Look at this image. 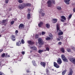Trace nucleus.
<instances>
[{
	"instance_id": "f257e3e1",
	"label": "nucleus",
	"mask_w": 75,
	"mask_h": 75,
	"mask_svg": "<svg viewBox=\"0 0 75 75\" xmlns=\"http://www.w3.org/2000/svg\"><path fill=\"white\" fill-rule=\"evenodd\" d=\"M31 6V5L29 3H23L22 4H20L17 6V7L20 10H22L25 7H30Z\"/></svg>"
},
{
	"instance_id": "f03ea898",
	"label": "nucleus",
	"mask_w": 75,
	"mask_h": 75,
	"mask_svg": "<svg viewBox=\"0 0 75 75\" xmlns=\"http://www.w3.org/2000/svg\"><path fill=\"white\" fill-rule=\"evenodd\" d=\"M55 4V2L54 0H49L47 2V6L48 7H51L52 5V4Z\"/></svg>"
},
{
	"instance_id": "7ed1b4c3",
	"label": "nucleus",
	"mask_w": 75,
	"mask_h": 75,
	"mask_svg": "<svg viewBox=\"0 0 75 75\" xmlns=\"http://www.w3.org/2000/svg\"><path fill=\"white\" fill-rule=\"evenodd\" d=\"M41 8L39 10V12L40 14H41L42 16L44 17V15H45V13H43V12H44V10L43 9V8H42V6H41Z\"/></svg>"
},
{
	"instance_id": "20e7f679",
	"label": "nucleus",
	"mask_w": 75,
	"mask_h": 75,
	"mask_svg": "<svg viewBox=\"0 0 75 75\" xmlns=\"http://www.w3.org/2000/svg\"><path fill=\"white\" fill-rule=\"evenodd\" d=\"M61 57L63 61H64V62H68V59L66 58L65 57V56L64 55L62 54L61 55Z\"/></svg>"
},
{
	"instance_id": "39448f33",
	"label": "nucleus",
	"mask_w": 75,
	"mask_h": 75,
	"mask_svg": "<svg viewBox=\"0 0 75 75\" xmlns=\"http://www.w3.org/2000/svg\"><path fill=\"white\" fill-rule=\"evenodd\" d=\"M49 37H47L46 38V40H47V41H48V40H51L53 38V36L51 34H49Z\"/></svg>"
},
{
	"instance_id": "423d86ee",
	"label": "nucleus",
	"mask_w": 75,
	"mask_h": 75,
	"mask_svg": "<svg viewBox=\"0 0 75 75\" xmlns=\"http://www.w3.org/2000/svg\"><path fill=\"white\" fill-rule=\"evenodd\" d=\"M38 41L40 45H42L44 44V42L42 41V38H39Z\"/></svg>"
},
{
	"instance_id": "0eeeda50",
	"label": "nucleus",
	"mask_w": 75,
	"mask_h": 75,
	"mask_svg": "<svg viewBox=\"0 0 75 75\" xmlns=\"http://www.w3.org/2000/svg\"><path fill=\"white\" fill-rule=\"evenodd\" d=\"M61 21L62 22H64V20H66V18L64 16H61Z\"/></svg>"
},
{
	"instance_id": "6e6552de",
	"label": "nucleus",
	"mask_w": 75,
	"mask_h": 75,
	"mask_svg": "<svg viewBox=\"0 0 75 75\" xmlns=\"http://www.w3.org/2000/svg\"><path fill=\"white\" fill-rule=\"evenodd\" d=\"M2 23L4 25H6L7 24V21L6 20H4L2 21Z\"/></svg>"
},
{
	"instance_id": "1a4fd4ad",
	"label": "nucleus",
	"mask_w": 75,
	"mask_h": 75,
	"mask_svg": "<svg viewBox=\"0 0 75 75\" xmlns=\"http://www.w3.org/2000/svg\"><path fill=\"white\" fill-rule=\"evenodd\" d=\"M24 28V24L21 23L19 26V29H22V28Z\"/></svg>"
},
{
	"instance_id": "9d476101",
	"label": "nucleus",
	"mask_w": 75,
	"mask_h": 75,
	"mask_svg": "<svg viewBox=\"0 0 75 75\" xmlns=\"http://www.w3.org/2000/svg\"><path fill=\"white\" fill-rule=\"evenodd\" d=\"M57 62L58 64H61V63H62V60H61V59L60 58H59L57 60Z\"/></svg>"
},
{
	"instance_id": "9b49d317",
	"label": "nucleus",
	"mask_w": 75,
	"mask_h": 75,
	"mask_svg": "<svg viewBox=\"0 0 75 75\" xmlns=\"http://www.w3.org/2000/svg\"><path fill=\"white\" fill-rule=\"evenodd\" d=\"M54 67H56V68H59V65H58L57 63L55 62H54Z\"/></svg>"
},
{
	"instance_id": "f8f14e48",
	"label": "nucleus",
	"mask_w": 75,
	"mask_h": 75,
	"mask_svg": "<svg viewBox=\"0 0 75 75\" xmlns=\"http://www.w3.org/2000/svg\"><path fill=\"white\" fill-rule=\"evenodd\" d=\"M70 60L71 62H72L73 64H75V59L70 58Z\"/></svg>"
},
{
	"instance_id": "ddd939ff",
	"label": "nucleus",
	"mask_w": 75,
	"mask_h": 75,
	"mask_svg": "<svg viewBox=\"0 0 75 75\" xmlns=\"http://www.w3.org/2000/svg\"><path fill=\"white\" fill-rule=\"evenodd\" d=\"M16 37H15V36L14 35H12L11 36V38L12 40H13V41H16V39L15 38Z\"/></svg>"
},
{
	"instance_id": "4468645a",
	"label": "nucleus",
	"mask_w": 75,
	"mask_h": 75,
	"mask_svg": "<svg viewBox=\"0 0 75 75\" xmlns=\"http://www.w3.org/2000/svg\"><path fill=\"white\" fill-rule=\"evenodd\" d=\"M30 49L31 50H34V51H37V47L34 46L31 47Z\"/></svg>"
},
{
	"instance_id": "2eb2a0df",
	"label": "nucleus",
	"mask_w": 75,
	"mask_h": 75,
	"mask_svg": "<svg viewBox=\"0 0 75 75\" xmlns=\"http://www.w3.org/2000/svg\"><path fill=\"white\" fill-rule=\"evenodd\" d=\"M57 19L56 18H54L53 19L52 21V22L54 24L56 23L57 22Z\"/></svg>"
},
{
	"instance_id": "dca6fc26",
	"label": "nucleus",
	"mask_w": 75,
	"mask_h": 75,
	"mask_svg": "<svg viewBox=\"0 0 75 75\" xmlns=\"http://www.w3.org/2000/svg\"><path fill=\"white\" fill-rule=\"evenodd\" d=\"M40 64L42 65V66L43 67H45V65H46V64L45 62H42L40 63Z\"/></svg>"
},
{
	"instance_id": "f3484780",
	"label": "nucleus",
	"mask_w": 75,
	"mask_h": 75,
	"mask_svg": "<svg viewBox=\"0 0 75 75\" xmlns=\"http://www.w3.org/2000/svg\"><path fill=\"white\" fill-rule=\"evenodd\" d=\"M70 1V0H64V1L65 3L67 4H69V2Z\"/></svg>"
},
{
	"instance_id": "a211bd4d",
	"label": "nucleus",
	"mask_w": 75,
	"mask_h": 75,
	"mask_svg": "<svg viewBox=\"0 0 75 75\" xmlns=\"http://www.w3.org/2000/svg\"><path fill=\"white\" fill-rule=\"evenodd\" d=\"M28 43L29 44H30V45H33V44H34V42H32V41H31L30 40L28 41Z\"/></svg>"
},
{
	"instance_id": "6ab92c4d",
	"label": "nucleus",
	"mask_w": 75,
	"mask_h": 75,
	"mask_svg": "<svg viewBox=\"0 0 75 75\" xmlns=\"http://www.w3.org/2000/svg\"><path fill=\"white\" fill-rule=\"evenodd\" d=\"M60 27L59 26V24H57V31H58V30H59V28Z\"/></svg>"
},
{
	"instance_id": "aec40b11",
	"label": "nucleus",
	"mask_w": 75,
	"mask_h": 75,
	"mask_svg": "<svg viewBox=\"0 0 75 75\" xmlns=\"http://www.w3.org/2000/svg\"><path fill=\"white\" fill-rule=\"evenodd\" d=\"M32 63L34 66H37V64L35 63V62L34 60L32 61Z\"/></svg>"
},
{
	"instance_id": "412c9836",
	"label": "nucleus",
	"mask_w": 75,
	"mask_h": 75,
	"mask_svg": "<svg viewBox=\"0 0 75 75\" xmlns=\"http://www.w3.org/2000/svg\"><path fill=\"white\" fill-rule=\"evenodd\" d=\"M43 24V22H40V23L38 24V26L39 27H41V25Z\"/></svg>"
},
{
	"instance_id": "4be33fe9",
	"label": "nucleus",
	"mask_w": 75,
	"mask_h": 75,
	"mask_svg": "<svg viewBox=\"0 0 75 75\" xmlns=\"http://www.w3.org/2000/svg\"><path fill=\"white\" fill-rule=\"evenodd\" d=\"M57 8L58 10H59V11L61 10L62 9V8H61V7L60 6H57Z\"/></svg>"
},
{
	"instance_id": "5701e85b",
	"label": "nucleus",
	"mask_w": 75,
	"mask_h": 75,
	"mask_svg": "<svg viewBox=\"0 0 75 75\" xmlns=\"http://www.w3.org/2000/svg\"><path fill=\"white\" fill-rule=\"evenodd\" d=\"M46 26L47 28H50V25L48 23H47L46 25Z\"/></svg>"
},
{
	"instance_id": "b1692460",
	"label": "nucleus",
	"mask_w": 75,
	"mask_h": 75,
	"mask_svg": "<svg viewBox=\"0 0 75 75\" xmlns=\"http://www.w3.org/2000/svg\"><path fill=\"white\" fill-rule=\"evenodd\" d=\"M31 17V15L30 13H28L27 15V18L28 19H30V17Z\"/></svg>"
},
{
	"instance_id": "393cba45",
	"label": "nucleus",
	"mask_w": 75,
	"mask_h": 75,
	"mask_svg": "<svg viewBox=\"0 0 75 75\" xmlns=\"http://www.w3.org/2000/svg\"><path fill=\"white\" fill-rule=\"evenodd\" d=\"M43 51H44V50H39L38 51V52L39 53H40L42 52H43Z\"/></svg>"
},
{
	"instance_id": "a878e982",
	"label": "nucleus",
	"mask_w": 75,
	"mask_h": 75,
	"mask_svg": "<svg viewBox=\"0 0 75 75\" xmlns=\"http://www.w3.org/2000/svg\"><path fill=\"white\" fill-rule=\"evenodd\" d=\"M61 51L62 52L64 53L65 52V50H64V48H62L61 49Z\"/></svg>"
},
{
	"instance_id": "bb28decb",
	"label": "nucleus",
	"mask_w": 75,
	"mask_h": 75,
	"mask_svg": "<svg viewBox=\"0 0 75 75\" xmlns=\"http://www.w3.org/2000/svg\"><path fill=\"white\" fill-rule=\"evenodd\" d=\"M38 37H39L38 34H36L35 35V39H37L38 38Z\"/></svg>"
},
{
	"instance_id": "cd10ccee",
	"label": "nucleus",
	"mask_w": 75,
	"mask_h": 75,
	"mask_svg": "<svg viewBox=\"0 0 75 75\" xmlns=\"http://www.w3.org/2000/svg\"><path fill=\"white\" fill-rule=\"evenodd\" d=\"M66 73V70H64L63 71V72L62 73V75H64L65 74V73Z\"/></svg>"
},
{
	"instance_id": "c85d7f7f",
	"label": "nucleus",
	"mask_w": 75,
	"mask_h": 75,
	"mask_svg": "<svg viewBox=\"0 0 75 75\" xmlns=\"http://www.w3.org/2000/svg\"><path fill=\"white\" fill-rule=\"evenodd\" d=\"M67 52H71V50L69 48L67 49Z\"/></svg>"
},
{
	"instance_id": "c756f323",
	"label": "nucleus",
	"mask_w": 75,
	"mask_h": 75,
	"mask_svg": "<svg viewBox=\"0 0 75 75\" xmlns=\"http://www.w3.org/2000/svg\"><path fill=\"white\" fill-rule=\"evenodd\" d=\"M72 17V15H70L69 16V18H68V20H70L71 18Z\"/></svg>"
},
{
	"instance_id": "7c9ffc66",
	"label": "nucleus",
	"mask_w": 75,
	"mask_h": 75,
	"mask_svg": "<svg viewBox=\"0 0 75 75\" xmlns=\"http://www.w3.org/2000/svg\"><path fill=\"white\" fill-rule=\"evenodd\" d=\"M62 34H63V32H60L58 33V35H62Z\"/></svg>"
},
{
	"instance_id": "2f4dec72",
	"label": "nucleus",
	"mask_w": 75,
	"mask_h": 75,
	"mask_svg": "<svg viewBox=\"0 0 75 75\" xmlns=\"http://www.w3.org/2000/svg\"><path fill=\"white\" fill-rule=\"evenodd\" d=\"M18 2L19 3H23V1H22V0H18Z\"/></svg>"
},
{
	"instance_id": "473e14b6",
	"label": "nucleus",
	"mask_w": 75,
	"mask_h": 75,
	"mask_svg": "<svg viewBox=\"0 0 75 75\" xmlns=\"http://www.w3.org/2000/svg\"><path fill=\"white\" fill-rule=\"evenodd\" d=\"M14 23V21H12L11 22V25H13Z\"/></svg>"
},
{
	"instance_id": "72a5a7b5",
	"label": "nucleus",
	"mask_w": 75,
	"mask_h": 75,
	"mask_svg": "<svg viewBox=\"0 0 75 75\" xmlns=\"http://www.w3.org/2000/svg\"><path fill=\"white\" fill-rule=\"evenodd\" d=\"M22 44H24V41L23 39H22L21 41Z\"/></svg>"
},
{
	"instance_id": "f704fd0d",
	"label": "nucleus",
	"mask_w": 75,
	"mask_h": 75,
	"mask_svg": "<svg viewBox=\"0 0 75 75\" xmlns=\"http://www.w3.org/2000/svg\"><path fill=\"white\" fill-rule=\"evenodd\" d=\"M16 45H17L18 46H20V45L19 42H17L16 43Z\"/></svg>"
},
{
	"instance_id": "c9c22d12",
	"label": "nucleus",
	"mask_w": 75,
	"mask_h": 75,
	"mask_svg": "<svg viewBox=\"0 0 75 75\" xmlns=\"http://www.w3.org/2000/svg\"><path fill=\"white\" fill-rule=\"evenodd\" d=\"M5 56V53L1 55V57H4Z\"/></svg>"
},
{
	"instance_id": "e433bc0d",
	"label": "nucleus",
	"mask_w": 75,
	"mask_h": 75,
	"mask_svg": "<svg viewBox=\"0 0 75 75\" xmlns=\"http://www.w3.org/2000/svg\"><path fill=\"white\" fill-rule=\"evenodd\" d=\"M45 34V32H42V35H44Z\"/></svg>"
},
{
	"instance_id": "4c0bfd02",
	"label": "nucleus",
	"mask_w": 75,
	"mask_h": 75,
	"mask_svg": "<svg viewBox=\"0 0 75 75\" xmlns=\"http://www.w3.org/2000/svg\"><path fill=\"white\" fill-rule=\"evenodd\" d=\"M8 3V0H5V3Z\"/></svg>"
},
{
	"instance_id": "58836bf2",
	"label": "nucleus",
	"mask_w": 75,
	"mask_h": 75,
	"mask_svg": "<svg viewBox=\"0 0 75 75\" xmlns=\"http://www.w3.org/2000/svg\"><path fill=\"white\" fill-rule=\"evenodd\" d=\"M46 72L47 74H49V71L48 70V69H46Z\"/></svg>"
},
{
	"instance_id": "ea45409f",
	"label": "nucleus",
	"mask_w": 75,
	"mask_h": 75,
	"mask_svg": "<svg viewBox=\"0 0 75 75\" xmlns=\"http://www.w3.org/2000/svg\"><path fill=\"white\" fill-rule=\"evenodd\" d=\"M71 48H72V50H74V51H75V47H71Z\"/></svg>"
},
{
	"instance_id": "a19ab883",
	"label": "nucleus",
	"mask_w": 75,
	"mask_h": 75,
	"mask_svg": "<svg viewBox=\"0 0 75 75\" xmlns=\"http://www.w3.org/2000/svg\"><path fill=\"white\" fill-rule=\"evenodd\" d=\"M59 38L60 39H61L62 40L63 39V36H61L59 37Z\"/></svg>"
},
{
	"instance_id": "79ce46f5",
	"label": "nucleus",
	"mask_w": 75,
	"mask_h": 75,
	"mask_svg": "<svg viewBox=\"0 0 75 75\" xmlns=\"http://www.w3.org/2000/svg\"><path fill=\"white\" fill-rule=\"evenodd\" d=\"M46 50L47 51H49L50 50V48H49L48 47H47L46 48Z\"/></svg>"
},
{
	"instance_id": "37998d69",
	"label": "nucleus",
	"mask_w": 75,
	"mask_h": 75,
	"mask_svg": "<svg viewBox=\"0 0 75 75\" xmlns=\"http://www.w3.org/2000/svg\"><path fill=\"white\" fill-rule=\"evenodd\" d=\"M4 74L2 72H0V75H3Z\"/></svg>"
},
{
	"instance_id": "c03bdc74",
	"label": "nucleus",
	"mask_w": 75,
	"mask_h": 75,
	"mask_svg": "<svg viewBox=\"0 0 75 75\" xmlns=\"http://www.w3.org/2000/svg\"><path fill=\"white\" fill-rule=\"evenodd\" d=\"M21 53L23 54V55H24V54H25V52H22Z\"/></svg>"
},
{
	"instance_id": "a18cd8bd",
	"label": "nucleus",
	"mask_w": 75,
	"mask_h": 75,
	"mask_svg": "<svg viewBox=\"0 0 75 75\" xmlns=\"http://www.w3.org/2000/svg\"><path fill=\"white\" fill-rule=\"evenodd\" d=\"M58 44L59 45H61V44H62V42H59L58 43Z\"/></svg>"
},
{
	"instance_id": "49530a36",
	"label": "nucleus",
	"mask_w": 75,
	"mask_h": 75,
	"mask_svg": "<svg viewBox=\"0 0 75 75\" xmlns=\"http://www.w3.org/2000/svg\"><path fill=\"white\" fill-rule=\"evenodd\" d=\"M15 33L16 34H17V33H18V30H16V31Z\"/></svg>"
},
{
	"instance_id": "de8ad7c7",
	"label": "nucleus",
	"mask_w": 75,
	"mask_h": 75,
	"mask_svg": "<svg viewBox=\"0 0 75 75\" xmlns=\"http://www.w3.org/2000/svg\"><path fill=\"white\" fill-rule=\"evenodd\" d=\"M3 51V49H1L0 50V52H1Z\"/></svg>"
},
{
	"instance_id": "09e8293b",
	"label": "nucleus",
	"mask_w": 75,
	"mask_h": 75,
	"mask_svg": "<svg viewBox=\"0 0 75 75\" xmlns=\"http://www.w3.org/2000/svg\"><path fill=\"white\" fill-rule=\"evenodd\" d=\"M14 21H17V18H15V19H14Z\"/></svg>"
},
{
	"instance_id": "8fccbe9b",
	"label": "nucleus",
	"mask_w": 75,
	"mask_h": 75,
	"mask_svg": "<svg viewBox=\"0 0 75 75\" xmlns=\"http://www.w3.org/2000/svg\"><path fill=\"white\" fill-rule=\"evenodd\" d=\"M57 40H58V41H60V39L58 38L57 39Z\"/></svg>"
},
{
	"instance_id": "3c124183",
	"label": "nucleus",
	"mask_w": 75,
	"mask_h": 75,
	"mask_svg": "<svg viewBox=\"0 0 75 75\" xmlns=\"http://www.w3.org/2000/svg\"><path fill=\"white\" fill-rule=\"evenodd\" d=\"M40 18H39V20H41V17H39Z\"/></svg>"
},
{
	"instance_id": "603ef678",
	"label": "nucleus",
	"mask_w": 75,
	"mask_h": 75,
	"mask_svg": "<svg viewBox=\"0 0 75 75\" xmlns=\"http://www.w3.org/2000/svg\"><path fill=\"white\" fill-rule=\"evenodd\" d=\"M30 71L27 70V72H30Z\"/></svg>"
},
{
	"instance_id": "864d4df0",
	"label": "nucleus",
	"mask_w": 75,
	"mask_h": 75,
	"mask_svg": "<svg viewBox=\"0 0 75 75\" xmlns=\"http://www.w3.org/2000/svg\"><path fill=\"white\" fill-rule=\"evenodd\" d=\"M39 35H41V33H39Z\"/></svg>"
},
{
	"instance_id": "5fc2aeb1",
	"label": "nucleus",
	"mask_w": 75,
	"mask_h": 75,
	"mask_svg": "<svg viewBox=\"0 0 75 75\" xmlns=\"http://www.w3.org/2000/svg\"><path fill=\"white\" fill-rule=\"evenodd\" d=\"M33 52V51L31 50V51H30V53H31V52Z\"/></svg>"
},
{
	"instance_id": "6e6d98bb",
	"label": "nucleus",
	"mask_w": 75,
	"mask_h": 75,
	"mask_svg": "<svg viewBox=\"0 0 75 75\" xmlns=\"http://www.w3.org/2000/svg\"><path fill=\"white\" fill-rule=\"evenodd\" d=\"M52 71H54V69H52Z\"/></svg>"
},
{
	"instance_id": "4d7b16f0",
	"label": "nucleus",
	"mask_w": 75,
	"mask_h": 75,
	"mask_svg": "<svg viewBox=\"0 0 75 75\" xmlns=\"http://www.w3.org/2000/svg\"><path fill=\"white\" fill-rule=\"evenodd\" d=\"M0 37H1V35H0Z\"/></svg>"
},
{
	"instance_id": "13d9d810",
	"label": "nucleus",
	"mask_w": 75,
	"mask_h": 75,
	"mask_svg": "<svg viewBox=\"0 0 75 75\" xmlns=\"http://www.w3.org/2000/svg\"><path fill=\"white\" fill-rule=\"evenodd\" d=\"M42 4H43L42 3Z\"/></svg>"
},
{
	"instance_id": "bf43d9fd",
	"label": "nucleus",
	"mask_w": 75,
	"mask_h": 75,
	"mask_svg": "<svg viewBox=\"0 0 75 75\" xmlns=\"http://www.w3.org/2000/svg\"><path fill=\"white\" fill-rule=\"evenodd\" d=\"M13 20V19H12Z\"/></svg>"
}]
</instances>
